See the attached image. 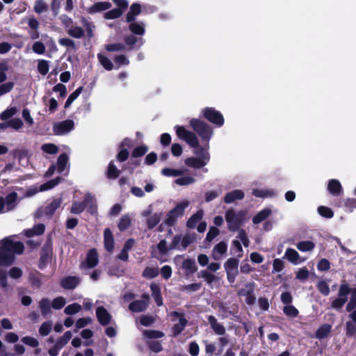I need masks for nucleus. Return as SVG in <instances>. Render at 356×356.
<instances>
[{
    "label": "nucleus",
    "mask_w": 356,
    "mask_h": 356,
    "mask_svg": "<svg viewBox=\"0 0 356 356\" xmlns=\"http://www.w3.org/2000/svg\"><path fill=\"white\" fill-rule=\"evenodd\" d=\"M284 313L289 317H296L298 315V310L291 305H286L283 309Z\"/></svg>",
    "instance_id": "nucleus-64"
},
{
    "label": "nucleus",
    "mask_w": 356,
    "mask_h": 356,
    "mask_svg": "<svg viewBox=\"0 0 356 356\" xmlns=\"http://www.w3.org/2000/svg\"><path fill=\"white\" fill-rule=\"evenodd\" d=\"M189 206L188 201H182L178 203L175 207L171 209L166 215V218L164 220L165 225L172 227L177 223L179 218L181 217L185 209Z\"/></svg>",
    "instance_id": "nucleus-5"
},
{
    "label": "nucleus",
    "mask_w": 356,
    "mask_h": 356,
    "mask_svg": "<svg viewBox=\"0 0 356 356\" xmlns=\"http://www.w3.org/2000/svg\"><path fill=\"white\" fill-rule=\"evenodd\" d=\"M17 112V110L16 107H10L3 111L0 115V118L2 120H7L14 116Z\"/></svg>",
    "instance_id": "nucleus-63"
},
{
    "label": "nucleus",
    "mask_w": 356,
    "mask_h": 356,
    "mask_svg": "<svg viewBox=\"0 0 356 356\" xmlns=\"http://www.w3.org/2000/svg\"><path fill=\"white\" fill-rule=\"evenodd\" d=\"M315 244L311 241H302L297 244V248L301 252H309L314 249Z\"/></svg>",
    "instance_id": "nucleus-43"
},
{
    "label": "nucleus",
    "mask_w": 356,
    "mask_h": 356,
    "mask_svg": "<svg viewBox=\"0 0 356 356\" xmlns=\"http://www.w3.org/2000/svg\"><path fill=\"white\" fill-rule=\"evenodd\" d=\"M245 194L243 191L235 189L225 194L224 197V202L226 204L233 203L236 200H243Z\"/></svg>",
    "instance_id": "nucleus-16"
},
{
    "label": "nucleus",
    "mask_w": 356,
    "mask_h": 356,
    "mask_svg": "<svg viewBox=\"0 0 356 356\" xmlns=\"http://www.w3.org/2000/svg\"><path fill=\"white\" fill-rule=\"evenodd\" d=\"M204 213L202 210L197 211L192 215L186 222V226L189 229H194L197 224L202 219Z\"/></svg>",
    "instance_id": "nucleus-31"
},
{
    "label": "nucleus",
    "mask_w": 356,
    "mask_h": 356,
    "mask_svg": "<svg viewBox=\"0 0 356 356\" xmlns=\"http://www.w3.org/2000/svg\"><path fill=\"white\" fill-rule=\"evenodd\" d=\"M53 254V248L51 241H47L40 250L38 268L43 269L51 261Z\"/></svg>",
    "instance_id": "nucleus-9"
},
{
    "label": "nucleus",
    "mask_w": 356,
    "mask_h": 356,
    "mask_svg": "<svg viewBox=\"0 0 356 356\" xmlns=\"http://www.w3.org/2000/svg\"><path fill=\"white\" fill-rule=\"evenodd\" d=\"M189 124L193 130L201 138L202 140L207 143L209 147V142L213 134L212 127L204 121L197 118H192L189 122Z\"/></svg>",
    "instance_id": "nucleus-3"
},
{
    "label": "nucleus",
    "mask_w": 356,
    "mask_h": 356,
    "mask_svg": "<svg viewBox=\"0 0 356 356\" xmlns=\"http://www.w3.org/2000/svg\"><path fill=\"white\" fill-rule=\"evenodd\" d=\"M61 203L62 200L60 198L54 199L43 209L42 213L46 216L51 217L60 207Z\"/></svg>",
    "instance_id": "nucleus-20"
},
{
    "label": "nucleus",
    "mask_w": 356,
    "mask_h": 356,
    "mask_svg": "<svg viewBox=\"0 0 356 356\" xmlns=\"http://www.w3.org/2000/svg\"><path fill=\"white\" fill-rule=\"evenodd\" d=\"M175 129L177 137L185 140L190 147H195L199 146V140L194 132L187 130L183 126L177 125L175 127Z\"/></svg>",
    "instance_id": "nucleus-7"
},
{
    "label": "nucleus",
    "mask_w": 356,
    "mask_h": 356,
    "mask_svg": "<svg viewBox=\"0 0 356 356\" xmlns=\"http://www.w3.org/2000/svg\"><path fill=\"white\" fill-rule=\"evenodd\" d=\"M208 322L211 327L216 334L223 335L225 334L226 330L222 324L218 322L214 316L210 315L207 318Z\"/></svg>",
    "instance_id": "nucleus-22"
},
{
    "label": "nucleus",
    "mask_w": 356,
    "mask_h": 356,
    "mask_svg": "<svg viewBox=\"0 0 356 356\" xmlns=\"http://www.w3.org/2000/svg\"><path fill=\"white\" fill-rule=\"evenodd\" d=\"M98 262L99 258L97 251L95 248H92L88 250L86 260L81 263L80 268H93L98 264Z\"/></svg>",
    "instance_id": "nucleus-11"
},
{
    "label": "nucleus",
    "mask_w": 356,
    "mask_h": 356,
    "mask_svg": "<svg viewBox=\"0 0 356 356\" xmlns=\"http://www.w3.org/2000/svg\"><path fill=\"white\" fill-rule=\"evenodd\" d=\"M37 67L40 74L46 75L49 70V61L47 60H39Z\"/></svg>",
    "instance_id": "nucleus-57"
},
{
    "label": "nucleus",
    "mask_w": 356,
    "mask_h": 356,
    "mask_svg": "<svg viewBox=\"0 0 356 356\" xmlns=\"http://www.w3.org/2000/svg\"><path fill=\"white\" fill-rule=\"evenodd\" d=\"M336 206L338 207H344L349 211H353L354 209H356V198H348L345 200H340Z\"/></svg>",
    "instance_id": "nucleus-38"
},
{
    "label": "nucleus",
    "mask_w": 356,
    "mask_h": 356,
    "mask_svg": "<svg viewBox=\"0 0 356 356\" xmlns=\"http://www.w3.org/2000/svg\"><path fill=\"white\" fill-rule=\"evenodd\" d=\"M197 277L199 278H204L208 284H211L218 280V277H216L215 275L206 270H202L200 272H199L197 274Z\"/></svg>",
    "instance_id": "nucleus-39"
},
{
    "label": "nucleus",
    "mask_w": 356,
    "mask_h": 356,
    "mask_svg": "<svg viewBox=\"0 0 356 356\" xmlns=\"http://www.w3.org/2000/svg\"><path fill=\"white\" fill-rule=\"evenodd\" d=\"M120 175V170L115 166L114 161H111L108 163L106 172V177L109 179H115Z\"/></svg>",
    "instance_id": "nucleus-33"
},
{
    "label": "nucleus",
    "mask_w": 356,
    "mask_h": 356,
    "mask_svg": "<svg viewBox=\"0 0 356 356\" xmlns=\"http://www.w3.org/2000/svg\"><path fill=\"white\" fill-rule=\"evenodd\" d=\"M227 245L225 241H220L218 244H216L213 250V256L215 259H218L219 258L216 257L215 252H217L220 255H222L227 252Z\"/></svg>",
    "instance_id": "nucleus-46"
},
{
    "label": "nucleus",
    "mask_w": 356,
    "mask_h": 356,
    "mask_svg": "<svg viewBox=\"0 0 356 356\" xmlns=\"http://www.w3.org/2000/svg\"><path fill=\"white\" fill-rule=\"evenodd\" d=\"M39 307L43 316H46L51 312V303L49 299L42 298L39 302Z\"/></svg>",
    "instance_id": "nucleus-42"
},
{
    "label": "nucleus",
    "mask_w": 356,
    "mask_h": 356,
    "mask_svg": "<svg viewBox=\"0 0 356 356\" xmlns=\"http://www.w3.org/2000/svg\"><path fill=\"white\" fill-rule=\"evenodd\" d=\"M272 211L270 209L266 208L258 212L252 218L254 224H259L267 219L271 214Z\"/></svg>",
    "instance_id": "nucleus-35"
},
{
    "label": "nucleus",
    "mask_w": 356,
    "mask_h": 356,
    "mask_svg": "<svg viewBox=\"0 0 356 356\" xmlns=\"http://www.w3.org/2000/svg\"><path fill=\"white\" fill-rule=\"evenodd\" d=\"M184 163L187 166L197 169L203 168L208 163L207 161L196 157H188L185 159Z\"/></svg>",
    "instance_id": "nucleus-26"
},
{
    "label": "nucleus",
    "mask_w": 356,
    "mask_h": 356,
    "mask_svg": "<svg viewBox=\"0 0 356 356\" xmlns=\"http://www.w3.org/2000/svg\"><path fill=\"white\" fill-rule=\"evenodd\" d=\"M148 348L154 353H159L163 350V346L160 341L150 340L147 341Z\"/></svg>",
    "instance_id": "nucleus-51"
},
{
    "label": "nucleus",
    "mask_w": 356,
    "mask_h": 356,
    "mask_svg": "<svg viewBox=\"0 0 356 356\" xmlns=\"http://www.w3.org/2000/svg\"><path fill=\"white\" fill-rule=\"evenodd\" d=\"M131 220L129 216H122L118 222V227L120 231L123 232L127 229L131 225Z\"/></svg>",
    "instance_id": "nucleus-49"
},
{
    "label": "nucleus",
    "mask_w": 356,
    "mask_h": 356,
    "mask_svg": "<svg viewBox=\"0 0 356 356\" xmlns=\"http://www.w3.org/2000/svg\"><path fill=\"white\" fill-rule=\"evenodd\" d=\"M159 273L158 268L146 267L142 273V276L145 278L153 279L158 276Z\"/></svg>",
    "instance_id": "nucleus-50"
},
{
    "label": "nucleus",
    "mask_w": 356,
    "mask_h": 356,
    "mask_svg": "<svg viewBox=\"0 0 356 356\" xmlns=\"http://www.w3.org/2000/svg\"><path fill=\"white\" fill-rule=\"evenodd\" d=\"M114 238L111 230L106 228L104 231V248L108 252H112L114 249Z\"/></svg>",
    "instance_id": "nucleus-17"
},
{
    "label": "nucleus",
    "mask_w": 356,
    "mask_h": 356,
    "mask_svg": "<svg viewBox=\"0 0 356 356\" xmlns=\"http://www.w3.org/2000/svg\"><path fill=\"white\" fill-rule=\"evenodd\" d=\"M161 213H154L147 219V227L149 229L154 228L160 222Z\"/></svg>",
    "instance_id": "nucleus-41"
},
{
    "label": "nucleus",
    "mask_w": 356,
    "mask_h": 356,
    "mask_svg": "<svg viewBox=\"0 0 356 356\" xmlns=\"http://www.w3.org/2000/svg\"><path fill=\"white\" fill-rule=\"evenodd\" d=\"M125 44L129 47V49H133L136 47V44H138L137 49L143 44L144 40L142 38H138L135 35L131 34L126 35L124 38Z\"/></svg>",
    "instance_id": "nucleus-24"
},
{
    "label": "nucleus",
    "mask_w": 356,
    "mask_h": 356,
    "mask_svg": "<svg viewBox=\"0 0 356 356\" xmlns=\"http://www.w3.org/2000/svg\"><path fill=\"white\" fill-rule=\"evenodd\" d=\"M141 13V6L138 3H134L131 5L129 10L126 15V22H133L136 20V17Z\"/></svg>",
    "instance_id": "nucleus-21"
},
{
    "label": "nucleus",
    "mask_w": 356,
    "mask_h": 356,
    "mask_svg": "<svg viewBox=\"0 0 356 356\" xmlns=\"http://www.w3.org/2000/svg\"><path fill=\"white\" fill-rule=\"evenodd\" d=\"M284 258L288 259L293 264H297L299 262L300 255L296 250L289 248L285 252Z\"/></svg>",
    "instance_id": "nucleus-36"
},
{
    "label": "nucleus",
    "mask_w": 356,
    "mask_h": 356,
    "mask_svg": "<svg viewBox=\"0 0 356 356\" xmlns=\"http://www.w3.org/2000/svg\"><path fill=\"white\" fill-rule=\"evenodd\" d=\"M145 337L149 339H159L164 337V333L160 330H146L143 332Z\"/></svg>",
    "instance_id": "nucleus-44"
},
{
    "label": "nucleus",
    "mask_w": 356,
    "mask_h": 356,
    "mask_svg": "<svg viewBox=\"0 0 356 356\" xmlns=\"http://www.w3.org/2000/svg\"><path fill=\"white\" fill-rule=\"evenodd\" d=\"M316 288L318 291L324 296H328L330 293V287L327 282L324 280L318 282Z\"/></svg>",
    "instance_id": "nucleus-58"
},
{
    "label": "nucleus",
    "mask_w": 356,
    "mask_h": 356,
    "mask_svg": "<svg viewBox=\"0 0 356 356\" xmlns=\"http://www.w3.org/2000/svg\"><path fill=\"white\" fill-rule=\"evenodd\" d=\"M351 321L346 323V335L347 337H353L356 334V310L348 315Z\"/></svg>",
    "instance_id": "nucleus-15"
},
{
    "label": "nucleus",
    "mask_w": 356,
    "mask_h": 356,
    "mask_svg": "<svg viewBox=\"0 0 356 356\" xmlns=\"http://www.w3.org/2000/svg\"><path fill=\"white\" fill-rule=\"evenodd\" d=\"M68 35L74 38H81L84 36V30L78 26H72L67 31Z\"/></svg>",
    "instance_id": "nucleus-47"
},
{
    "label": "nucleus",
    "mask_w": 356,
    "mask_h": 356,
    "mask_svg": "<svg viewBox=\"0 0 356 356\" xmlns=\"http://www.w3.org/2000/svg\"><path fill=\"white\" fill-rule=\"evenodd\" d=\"M123 14L122 10L118 8H113L104 13V18L106 19H114L120 17Z\"/></svg>",
    "instance_id": "nucleus-55"
},
{
    "label": "nucleus",
    "mask_w": 356,
    "mask_h": 356,
    "mask_svg": "<svg viewBox=\"0 0 356 356\" xmlns=\"http://www.w3.org/2000/svg\"><path fill=\"white\" fill-rule=\"evenodd\" d=\"M86 197H88V202L87 205V211L91 214L95 215L97 213V205L95 202V201L93 200L92 197H90V195H87Z\"/></svg>",
    "instance_id": "nucleus-60"
},
{
    "label": "nucleus",
    "mask_w": 356,
    "mask_h": 356,
    "mask_svg": "<svg viewBox=\"0 0 356 356\" xmlns=\"http://www.w3.org/2000/svg\"><path fill=\"white\" fill-rule=\"evenodd\" d=\"M24 250V243L21 241H13L6 237L0 241V266H8L13 264L15 254H22ZM0 285L1 288L8 286L6 272L0 270Z\"/></svg>",
    "instance_id": "nucleus-1"
},
{
    "label": "nucleus",
    "mask_w": 356,
    "mask_h": 356,
    "mask_svg": "<svg viewBox=\"0 0 356 356\" xmlns=\"http://www.w3.org/2000/svg\"><path fill=\"white\" fill-rule=\"evenodd\" d=\"M171 316L179 318V323H175L172 327V337H176L179 335L187 325L188 321L184 317L183 313L177 311L171 312Z\"/></svg>",
    "instance_id": "nucleus-10"
},
{
    "label": "nucleus",
    "mask_w": 356,
    "mask_h": 356,
    "mask_svg": "<svg viewBox=\"0 0 356 356\" xmlns=\"http://www.w3.org/2000/svg\"><path fill=\"white\" fill-rule=\"evenodd\" d=\"M97 58L101 63V65L104 67V69L106 70L111 71L113 68V65L111 62V60L106 57V56H104L101 54H97Z\"/></svg>",
    "instance_id": "nucleus-45"
},
{
    "label": "nucleus",
    "mask_w": 356,
    "mask_h": 356,
    "mask_svg": "<svg viewBox=\"0 0 356 356\" xmlns=\"http://www.w3.org/2000/svg\"><path fill=\"white\" fill-rule=\"evenodd\" d=\"M69 157L66 153H62L57 159V170L59 173L63 172L67 165Z\"/></svg>",
    "instance_id": "nucleus-37"
},
{
    "label": "nucleus",
    "mask_w": 356,
    "mask_h": 356,
    "mask_svg": "<svg viewBox=\"0 0 356 356\" xmlns=\"http://www.w3.org/2000/svg\"><path fill=\"white\" fill-rule=\"evenodd\" d=\"M327 191L334 196H339L343 193L340 181L337 179H330L327 184Z\"/></svg>",
    "instance_id": "nucleus-23"
},
{
    "label": "nucleus",
    "mask_w": 356,
    "mask_h": 356,
    "mask_svg": "<svg viewBox=\"0 0 356 356\" xmlns=\"http://www.w3.org/2000/svg\"><path fill=\"white\" fill-rule=\"evenodd\" d=\"M225 218L228 229L234 232L238 231L243 225L245 213L241 211L236 213L234 209H229L225 212Z\"/></svg>",
    "instance_id": "nucleus-4"
},
{
    "label": "nucleus",
    "mask_w": 356,
    "mask_h": 356,
    "mask_svg": "<svg viewBox=\"0 0 356 356\" xmlns=\"http://www.w3.org/2000/svg\"><path fill=\"white\" fill-rule=\"evenodd\" d=\"M81 278L78 276H67L60 281V286L65 290H72L80 284Z\"/></svg>",
    "instance_id": "nucleus-13"
},
{
    "label": "nucleus",
    "mask_w": 356,
    "mask_h": 356,
    "mask_svg": "<svg viewBox=\"0 0 356 356\" xmlns=\"http://www.w3.org/2000/svg\"><path fill=\"white\" fill-rule=\"evenodd\" d=\"M184 173V171L179 169H173L170 168H165L162 169L161 174L166 177H177L181 176Z\"/></svg>",
    "instance_id": "nucleus-48"
},
{
    "label": "nucleus",
    "mask_w": 356,
    "mask_h": 356,
    "mask_svg": "<svg viewBox=\"0 0 356 356\" xmlns=\"http://www.w3.org/2000/svg\"><path fill=\"white\" fill-rule=\"evenodd\" d=\"M96 316L99 324L103 326L108 325L111 321V315L103 306L97 308Z\"/></svg>",
    "instance_id": "nucleus-14"
},
{
    "label": "nucleus",
    "mask_w": 356,
    "mask_h": 356,
    "mask_svg": "<svg viewBox=\"0 0 356 356\" xmlns=\"http://www.w3.org/2000/svg\"><path fill=\"white\" fill-rule=\"evenodd\" d=\"M63 179L60 177H57L55 179H51L42 184L40 187V190L41 191H44L51 189L56 186H57L59 183H60Z\"/></svg>",
    "instance_id": "nucleus-40"
},
{
    "label": "nucleus",
    "mask_w": 356,
    "mask_h": 356,
    "mask_svg": "<svg viewBox=\"0 0 356 356\" xmlns=\"http://www.w3.org/2000/svg\"><path fill=\"white\" fill-rule=\"evenodd\" d=\"M28 25L31 29V31L29 32L30 38L32 40L38 39L40 38V33L38 31L40 28L39 22L33 16H32L28 20Z\"/></svg>",
    "instance_id": "nucleus-18"
},
{
    "label": "nucleus",
    "mask_w": 356,
    "mask_h": 356,
    "mask_svg": "<svg viewBox=\"0 0 356 356\" xmlns=\"http://www.w3.org/2000/svg\"><path fill=\"white\" fill-rule=\"evenodd\" d=\"M81 310V306L78 303H72L67 305L65 309L64 312L67 315H74Z\"/></svg>",
    "instance_id": "nucleus-56"
},
{
    "label": "nucleus",
    "mask_w": 356,
    "mask_h": 356,
    "mask_svg": "<svg viewBox=\"0 0 356 356\" xmlns=\"http://www.w3.org/2000/svg\"><path fill=\"white\" fill-rule=\"evenodd\" d=\"M83 88L82 86H80L70 95L65 104V108L70 107L72 103L79 96L83 90Z\"/></svg>",
    "instance_id": "nucleus-52"
},
{
    "label": "nucleus",
    "mask_w": 356,
    "mask_h": 356,
    "mask_svg": "<svg viewBox=\"0 0 356 356\" xmlns=\"http://www.w3.org/2000/svg\"><path fill=\"white\" fill-rule=\"evenodd\" d=\"M33 10L36 13L41 14L48 10V6L42 0H38L35 3Z\"/></svg>",
    "instance_id": "nucleus-62"
},
{
    "label": "nucleus",
    "mask_w": 356,
    "mask_h": 356,
    "mask_svg": "<svg viewBox=\"0 0 356 356\" xmlns=\"http://www.w3.org/2000/svg\"><path fill=\"white\" fill-rule=\"evenodd\" d=\"M111 7V3L108 1H99L96 2L91 6L87 8V12L89 14H95L109 9Z\"/></svg>",
    "instance_id": "nucleus-19"
},
{
    "label": "nucleus",
    "mask_w": 356,
    "mask_h": 356,
    "mask_svg": "<svg viewBox=\"0 0 356 356\" xmlns=\"http://www.w3.org/2000/svg\"><path fill=\"white\" fill-rule=\"evenodd\" d=\"M351 293L350 298L346 307L348 312H353L356 308V288L352 289L350 285L343 281L339 286L338 297L331 302V308L339 311L347 302L348 295Z\"/></svg>",
    "instance_id": "nucleus-2"
},
{
    "label": "nucleus",
    "mask_w": 356,
    "mask_h": 356,
    "mask_svg": "<svg viewBox=\"0 0 356 356\" xmlns=\"http://www.w3.org/2000/svg\"><path fill=\"white\" fill-rule=\"evenodd\" d=\"M202 287L201 283H192L188 285H181L179 286L180 291L195 292L199 291Z\"/></svg>",
    "instance_id": "nucleus-53"
},
{
    "label": "nucleus",
    "mask_w": 356,
    "mask_h": 356,
    "mask_svg": "<svg viewBox=\"0 0 356 356\" xmlns=\"http://www.w3.org/2000/svg\"><path fill=\"white\" fill-rule=\"evenodd\" d=\"M331 325L327 323L323 324L316 331L315 337L318 339L326 338L328 336V334L331 332Z\"/></svg>",
    "instance_id": "nucleus-32"
},
{
    "label": "nucleus",
    "mask_w": 356,
    "mask_h": 356,
    "mask_svg": "<svg viewBox=\"0 0 356 356\" xmlns=\"http://www.w3.org/2000/svg\"><path fill=\"white\" fill-rule=\"evenodd\" d=\"M18 195L16 192L8 193L4 198L5 205L6 206V211H13L17 204Z\"/></svg>",
    "instance_id": "nucleus-25"
},
{
    "label": "nucleus",
    "mask_w": 356,
    "mask_h": 356,
    "mask_svg": "<svg viewBox=\"0 0 356 356\" xmlns=\"http://www.w3.org/2000/svg\"><path fill=\"white\" fill-rule=\"evenodd\" d=\"M52 329V323L51 321L44 322L39 328V333L41 336H47Z\"/></svg>",
    "instance_id": "nucleus-61"
},
{
    "label": "nucleus",
    "mask_w": 356,
    "mask_h": 356,
    "mask_svg": "<svg viewBox=\"0 0 356 356\" xmlns=\"http://www.w3.org/2000/svg\"><path fill=\"white\" fill-rule=\"evenodd\" d=\"M88 202V197H85V199L82 202L74 201L72 204V207L70 208V213L74 214H80L82 213L87 207Z\"/></svg>",
    "instance_id": "nucleus-27"
},
{
    "label": "nucleus",
    "mask_w": 356,
    "mask_h": 356,
    "mask_svg": "<svg viewBox=\"0 0 356 356\" xmlns=\"http://www.w3.org/2000/svg\"><path fill=\"white\" fill-rule=\"evenodd\" d=\"M318 213L322 217L325 218H332L334 216V212L332 210L325 206H320L318 207Z\"/></svg>",
    "instance_id": "nucleus-59"
},
{
    "label": "nucleus",
    "mask_w": 356,
    "mask_h": 356,
    "mask_svg": "<svg viewBox=\"0 0 356 356\" xmlns=\"http://www.w3.org/2000/svg\"><path fill=\"white\" fill-rule=\"evenodd\" d=\"M129 30L135 35H143L145 33V24L143 22H129Z\"/></svg>",
    "instance_id": "nucleus-28"
},
{
    "label": "nucleus",
    "mask_w": 356,
    "mask_h": 356,
    "mask_svg": "<svg viewBox=\"0 0 356 356\" xmlns=\"http://www.w3.org/2000/svg\"><path fill=\"white\" fill-rule=\"evenodd\" d=\"M201 117L218 127L224 124L225 120L222 114L213 107L203 108L201 111Z\"/></svg>",
    "instance_id": "nucleus-6"
},
{
    "label": "nucleus",
    "mask_w": 356,
    "mask_h": 356,
    "mask_svg": "<svg viewBox=\"0 0 356 356\" xmlns=\"http://www.w3.org/2000/svg\"><path fill=\"white\" fill-rule=\"evenodd\" d=\"M152 296L157 306L160 307L163 305V298L161 293V289L156 284L152 283L150 285Z\"/></svg>",
    "instance_id": "nucleus-29"
},
{
    "label": "nucleus",
    "mask_w": 356,
    "mask_h": 356,
    "mask_svg": "<svg viewBox=\"0 0 356 356\" xmlns=\"http://www.w3.org/2000/svg\"><path fill=\"white\" fill-rule=\"evenodd\" d=\"M148 151V147L145 145L137 146L131 152V157L138 158L145 155Z\"/></svg>",
    "instance_id": "nucleus-54"
},
{
    "label": "nucleus",
    "mask_w": 356,
    "mask_h": 356,
    "mask_svg": "<svg viewBox=\"0 0 356 356\" xmlns=\"http://www.w3.org/2000/svg\"><path fill=\"white\" fill-rule=\"evenodd\" d=\"M238 264L239 260L236 257L229 258L224 264L227 279L229 284H233L236 281V276L238 274Z\"/></svg>",
    "instance_id": "nucleus-8"
},
{
    "label": "nucleus",
    "mask_w": 356,
    "mask_h": 356,
    "mask_svg": "<svg viewBox=\"0 0 356 356\" xmlns=\"http://www.w3.org/2000/svg\"><path fill=\"white\" fill-rule=\"evenodd\" d=\"M182 268L187 271L186 275L193 274L197 270L195 261L193 259H186L182 262Z\"/></svg>",
    "instance_id": "nucleus-34"
},
{
    "label": "nucleus",
    "mask_w": 356,
    "mask_h": 356,
    "mask_svg": "<svg viewBox=\"0 0 356 356\" xmlns=\"http://www.w3.org/2000/svg\"><path fill=\"white\" fill-rule=\"evenodd\" d=\"M147 307V303L143 300H137L131 302L129 305V309L133 312H141Z\"/></svg>",
    "instance_id": "nucleus-30"
},
{
    "label": "nucleus",
    "mask_w": 356,
    "mask_h": 356,
    "mask_svg": "<svg viewBox=\"0 0 356 356\" xmlns=\"http://www.w3.org/2000/svg\"><path fill=\"white\" fill-rule=\"evenodd\" d=\"M74 123L72 120H65L60 122L55 123L53 127L54 132L56 135H64L69 133L74 129Z\"/></svg>",
    "instance_id": "nucleus-12"
}]
</instances>
